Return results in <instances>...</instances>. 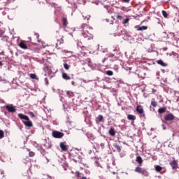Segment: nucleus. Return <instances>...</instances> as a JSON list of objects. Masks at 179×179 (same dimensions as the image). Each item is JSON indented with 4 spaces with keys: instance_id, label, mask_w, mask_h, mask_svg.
Returning <instances> with one entry per match:
<instances>
[{
    "instance_id": "obj_1",
    "label": "nucleus",
    "mask_w": 179,
    "mask_h": 179,
    "mask_svg": "<svg viewBox=\"0 0 179 179\" xmlns=\"http://www.w3.org/2000/svg\"><path fill=\"white\" fill-rule=\"evenodd\" d=\"M82 29H83V31L82 32V34L84 37V38H87V40H92L93 38V33H92V31H87V29H89V30H92V29H90V27H89V25L86 24H83L81 25Z\"/></svg>"
},
{
    "instance_id": "obj_2",
    "label": "nucleus",
    "mask_w": 179,
    "mask_h": 179,
    "mask_svg": "<svg viewBox=\"0 0 179 179\" xmlns=\"http://www.w3.org/2000/svg\"><path fill=\"white\" fill-rule=\"evenodd\" d=\"M18 117L20 120H25V121H22V124H24L25 127H28L29 128L33 127V122L31 121L30 118H29V116L23 113H19Z\"/></svg>"
},
{
    "instance_id": "obj_3",
    "label": "nucleus",
    "mask_w": 179,
    "mask_h": 179,
    "mask_svg": "<svg viewBox=\"0 0 179 179\" xmlns=\"http://www.w3.org/2000/svg\"><path fill=\"white\" fill-rule=\"evenodd\" d=\"M135 173H138V174H141V176H144L145 177H148L149 176V172L145 168L141 167V166H138L134 169Z\"/></svg>"
},
{
    "instance_id": "obj_4",
    "label": "nucleus",
    "mask_w": 179,
    "mask_h": 179,
    "mask_svg": "<svg viewBox=\"0 0 179 179\" xmlns=\"http://www.w3.org/2000/svg\"><path fill=\"white\" fill-rule=\"evenodd\" d=\"M64 133L58 131H53L52 133V136L56 139H61V138H64Z\"/></svg>"
},
{
    "instance_id": "obj_5",
    "label": "nucleus",
    "mask_w": 179,
    "mask_h": 179,
    "mask_svg": "<svg viewBox=\"0 0 179 179\" xmlns=\"http://www.w3.org/2000/svg\"><path fill=\"white\" fill-rule=\"evenodd\" d=\"M6 108L8 113H16V108L13 105H7L6 106Z\"/></svg>"
},
{
    "instance_id": "obj_6",
    "label": "nucleus",
    "mask_w": 179,
    "mask_h": 179,
    "mask_svg": "<svg viewBox=\"0 0 179 179\" xmlns=\"http://www.w3.org/2000/svg\"><path fill=\"white\" fill-rule=\"evenodd\" d=\"M169 164L172 167V170H176L178 169V162L176 160L171 162Z\"/></svg>"
},
{
    "instance_id": "obj_7",
    "label": "nucleus",
    "mask_w": 179,
    "mask_h": 179,
    "mask_svg": "<svg viewBox=\"0 0 179 179\" xmlns=\"http://www.w3.org/2000/svg\"><path fill=\"white\" fill-rule=\"evenodd\" d=\"M176 116L173 115L172 113H169L165 116V121H173L175 120Z\"/></svg>"
},
{
    "instance_id": "obj_8",
    "label": "nucleus",
    "mask_w": 179,
    "mask_h": 179,
    "mask_svg": "<svg viewBox=\"0 0 179 179\" xmlns=\"http://www.w3.org/2000/svg\"><path fill=\"white\" fill-rule=\"evenodd\" d=\"M59 147L63 152H66V150H68V145H66V142H61L59 143Z\"/></svg>"
},
{
    "instance_id": "obj_9",
    "label": "nucleus",
    "mask_w": 179,
    "mask_h": 179,
    "mask_svg": "<svg viewBox=\"0 0 179 179\" xmlns=\"http://www.w3.org/2000/svg\"><path fill=\"white\" fill-rule=\"evenodd\" d=\"M136 162L139 164V166H142L143 164V159L141 156H137L136 158Z\"/></svg>"
},
{
    "instance_id": "obj_10",
    "label": "nucleus",
    "mask_w": 179,
    "mask_h": 179,
    "mask_svg": "<svg viewBox=\"0 0 179 179\" xmlns=\"http://www.w3.org/2000/svg\"><path fill=\"white\" fill-rule=\"evenodd\" d=\"M136 111H137V113L138 114H143V108L142 107V106L139 105V106H136Z\"/></svg>"
},
{
    "instance_id": "obj_11",
    "label": "nucleus",
    "mask_w": 179,
    "mask_h": 179,
    "mask_svg": "<svg viewBox=\"0 0 179 179\" xmlns=\"http://www.w3.org/2000/svg\"><path fill=\"white\" fill-rule=\"evenodd\" d=\"M19 47H20V48H22V50H27V45H26V43H24V41H22L19 43Z\"/></svg>"
},
{
    "instance_id": "obj_12",
    "label": "nucleus",
    "mask_w": 179,
    "mask_h": 179,
    "mask_svg": "<svg viewBox=\"0 0 179 179\" xmlns=\"http://www.w3.org/2000/svg\"><path fill=\"white\" fill-rule=\"evenodd\" d=\"M61 44H64V36H62L60 39L57 40V43H56V48H58V45H61Z\"/></svg>"
},
{
    "instance_id": "obj_13",
    "label": "nucleus",
    "mask_w": 179,
    "mask_h": 179,
    "mask_svg": "<svg viewBox=\"0 0 179 179\" xmlns=\"http://www.w3.org/2000/svg\"><path fill=\"white\" fill-rule=\"evenodd\" d=\"M62 78L65 80H71V76H69L66 73H62Z\"/></svg>"
},
{
    "instance_id": "obj_14",
    "label": "nucleus",
    "mask_w": 179,
    "mask_h": 179,
    "mask_svg": "<svg viewBox=\"0 0 179 179\" xmlns=\"http://www.w3.org/2000/svg\"><path fill=\"white\" fill-rule=\"evenodd\" d=\"M127 118L130 121H135V120H136V116H135L134 115H128Z\"/></svg>"
},
{
    "instance_id": "obj_15",
    "label": "nucleus",
    "mask_w": 179,
    "mask_h": 179,
    "mask_svg": "<svg viewBox=\"0 0 179 179\" xmlns=\"http://www.w3.org/2000/svg\"><path fill=\"white\" fill-rule=\"evenodd\" d=\"M151 106H152V107H157V101H156L155 98L152 99L151 100Z\"/></svg>"
},
{
    "instance_id": "obj_16",
    "label": "nucleus",
    "mask_w": 179,
    "mask_h": 179,
    "mask_svg": "<svg viewBox=\"0 0 179 179\" xmlns=\"http://www.w3.org/2000/svg\"><path fill=\"white\" fill-rule=\"evenodd\" d=\"M122 13H119L116 14L117 20H122Z\"/></svg>"
},
{
    "instance_id": "obj_17",
    "label": "nucleus",
    "mask_w": 179,
    "mask_h": 179,
    "mask_svg": "<svg viewBox=\"0 0 179 179\" xmlns=\"http://www.w3.org/2000/svg\"><path fill=\"white\" fill-rule=\"evenodd\" d=\"M109 134L110 135V136H115V130L114 129V128H110V129Z\"/></svg>"
},
{
    "instance_id": "obj_18",
    "label": "nucleus",
    "mask_w": 179,
    "mask_h": 179,
    "mask_svg": "<svg viewBox=\"0 0 179 179\" xmlns=\"http://www.w3.org/2000/svg\"><path fill=\"white\" fill-rule=\"evenodd\" d=\"M113 148H115L117 150V152H121L122 148L117 143L113 144Z\"/></svg>"
},
{
    "instance_id": "obj_19",
    "label": "nucleus",
    "mask_w": 179,
    "mask_h": 179,
    "mask_svg": "<svg viewBox=\"0 0 179 179\" xmlns=\"http://www.w3.org/2000/svg\"><path fill=\"white\" fill-rule=\"evenodd\" d=\"M138 31H141L142 30H148V27L147 26H142V27H138L137 28Z\"/></svg>"
},
{
    "instance_id": "obj_20",
    "label": "nucleus",
    "mask_w": 179,
    "mask_h": 179,
    "mask_svg": "<svg viewBox=\"0 0 179 179\" xmlns=\"http://www.w3.org/2000/svg\"><path fill=\"white\" fill-rule=\"evenodd\" d=\"M157 62L159 65H161V66H167V64L163 62V60H158Z\"/></svg>"
},
{
    "instance_id": "obj_21",
    "label": "nucleus",
    "mask_w": 179,
    "mask_h": 179,
    "mask_svg": "<svg viewBox=\"0 0 179 179\" xmlns=\"http://www.w3.org/2000/svg\"><path fill=\"white\" fill-rule=\"evenodd\" d=\"M166 108H161L158 109V113L159 114H163V113H166Z\"/></svg>"
},
{
    "instance_id": "obj_22",
    "label": "nucleus",
    "mask_w": 179,
    "mask_h": 179,
    "mask_svg": "<svg viewBox=\"0 0 179 179\" xmlns=\"http://www.w3.org/2000/svg\"><path fill=\"white\" fill-rule=\"evenodd\" d=\"M62 23L63 26H68V20L66 19V17L62 18Z\"/></svg>"
},
{
    "instance_id": "obj_23",
    "label": "nucleus",
    "mask_w": 179,
    "mask_h": 179,
    "mask_svg": "<svg viewBox=\"0 0 179 179\" xmlns=\"http://www.w3.org/2000/svg\"><path fill=\"white\" fill-rule=\"evenodd\" d=\"M155 170H156V171L160 172L161 171L163 170V168L159 165H157L155 166Z\"/></svg>"
},
{
    "instance_id": "obj_24",
    "label": "nucleus",
    "mask_w": 179,
    "mask_h": 179,
    "mask_svg": "<svg viewBox=\"0 0 179 179\" xmlns=\"http://www.w3.org/2000/svg\"><path fill=\"white\" fill-rule=\"evenodd\" d=\"M106 75H108V76H113V75H114V73L113 72V71L108 70L106 71Z\"/></svg>"
},
{
    "instance_id": "obj_25",
    "label": "nucleus",
    "mask_w": 179,
    "mask_h": 179,
    "mask_svg": "<svg viewBox=\"0 0 179 179\" xmlns=\"http://www.w3.org/2000/svg\"><path fill=\"white\" fill-rule=\"evenodd\" d=\"M96 120L99 121V122H101V121H103V115H99Z\"/></svg>"
},
{
    "instance_id": "obj_26",
    "label": "nucleus",
    "mask_w": 179,
    "mask_h": 179,
    "mask_svg": "<svg viewBox=\"0 0 179 179\" xmlns=\"http://www.w3.org/2000/svg\"><path fill=\"white\" fill-rule=\"evenodd\" d=\"M63 65H64V69H66V71H68V69L71 68V66H69L67 63H64Z\"/></svg>"
},
{
    "instance_id": "obj_27",
    "label": "nucleus",
    "mask_w": 179,
    "mask_h": 179,
    "mask_svg": "<svg viewBox=\"0 0 179 179\" xmlns=\"http://www.w3.org/2000/svg\"><path fill=\"white\" fill-rule=\"evenodd\" d=\"M5 136V133L3 132V130H0V139H3Z\"/></svg>"
},
{
    "instance_id": "obj_28",
    "label": "nucleus",
    "mask_w": 179,
    "mask_h": 179,
    "mask_svg": "<svg viewBox=\"0 0 179 179\" xmlns=\"http://www.w3.org/2000/svg\"><path fill=\"white\" fill-rule=\"evenodd\" d=\"M29 157H34V156H36V153L33 151H31L29 152Z\"/></svg>"
},
{
    "instance_id": "obj_29",
    "label": "nucleus",
    "mask_w": 179,
    "mask_h": 179,
    "mask_svg": "<svg viewBox=\"0 0 179 179\" xmlns=\"http://www.w3.org/2000/svg\"><path fill=\"white\" fill-rule=\"evenodd\" d=\"M30 78L31 79H37V76L36 74H34V73H31L30 74Z\"/></svg>"
},
{
    "instance_id": "obj_30",
    "label": "nucleus",
    "mask_w": 179,
    "mask_h": 179,
    "mask_svg": "<svg viewBox=\"0 0 179 179\" xmlns=\"http://www.w3.org/2000/svg\"><path fill=\"white\" fill-rule=\"evenodd\" d=\"M162 15L164 17H167L169 16V15L167 14V12H166L165 10H162Z\"/></svg>"
},
{
    "instance_id": "obj_31",
    "label": "nucleus",
    "mask_w": 179,
    "mask_h": 179,
    "mask_svg": "<svg viewBox=\"0 0 179 179\" xmlns=\"http://www.w3.org/2000/svg\"><path fill=\"white\" fill-rule=\"evenodd\" d=\"M29 114L30 117H31L32 118L36 117V115H34V113L29 112Z\"/></svg>"
},
{
    "instance_id": "obj_32",
    "label": "nucleus",
    "mask_w": 179,
    "mask_h": 179,
    "mask_svg": "<svg viewBox=\"0 0 179 179\" xmlns=\"http://www.w3.org/2000/svg\"><path fill=\"white\" fill-rule=\"evenodd\" d=\"M85 20H90V15H87V16H85V15H83Z\"/></svg>"
},
{
    "instance_id": "obj_33",
    "label": "nucleus",
    "mask_w": 179,
    "mask_h": 179,
    "mask_svg": "<svg viewBox=\"0 0 179 179\" xmlns=\"http://www.w3.org/2000/svg\"><path fill=\"white\" fill-rule=\"evenodd\" d=\"M128 22H129V18H126V19L123 21V24H127V23H128Z\"/></svg>"
},
{
    "instance_id": "obj_34",
    "label": "nucleus",
    "mask_w": 179,
    "mask_h": 179,
    "mask_svg": "<svg viewBox=\"0 0 179 179\" xmlns=\"http://www.w3.org/2000/svg\"><path fill=\"white\" fill-rule=\"evenodd\" d=\"M3 41H8V40H9V37L8 36H4L2 38Z\"/></svg>"
},
{
    "instance_id": "obj_35",
    "label": "nucleus",
    "mask_w": 179,
    "mask_h": 179,
    "mask_svg": "<svg viewBox=\"0 0 179 179\" xmlns=\"http://www.w3.org/2000/svg\"><path fill=\"white\" fill-rule=\"evenodd\" d=\"M45 83L46 85H48V83H49L48 78H45Z\"/></svg>"
},
{
    "instance_id": "obj_36",
    "label": "nucleus",
    "mask_w": 179,
    "mask_h": 179,
    "mask_svg": "<svg viewBox=\"0 0 179 179\" xmlns=\"http://www.w3.org/2000/svg\"><path fill=\"white\" fill-rule=\"evenodd\" d=\"M76 174L77 175V177L79 178L80 177V172L76 171Z\"/></svg>"
},
{
    "instance_id": "obj_37",
    "label": "nucleus",
    "mask_w": 179,
    "mask_h": 179,
    "mask_svg": "<svg viewBox=\"0 0 179 179\" xmlns=\"http://www.w3.org/2000/svg\"><path fill=\"white\" fill-rule=\"evenodd\" d=\"M131 0H122V2H124L125 3H129V1Z\"/></svg>"
},
{
    "instance_id": "obj_38",
    "label": "nucleus",
    "mask_w": 179,
    "mask_h": 179,
    "mask_svg": "<svg viewBox=\"0 0 179 179\" xmlns=\"http://www.w3.org/2000/svg\"><path fill=\"white\" fill-rule=\"evenodd\" d=\"M81 179H87V178H86V177H85V176H83V177L81 178Z\"/></svg>"
},
{
    "instance_id": "obj_39",
    "label": "nucleus",
    "mask_w": 179,
    "mask_h": 179,
    "mask_svg": "<svg viewBox=\"0 0 179 179\" xmlns=\"http://www.w3.org/2000/svg\"><path fill=\"white\" fill-rule=\"evenodd\" d=\"M3 64H2V62H0V66H2Z\"/></svg>"
},
{
    "instance_id": "obj_40",
    "label": "nucleus",
    "mask_w": 179,
    "mask_h": 179,
    "mask_svg": "<svg viewBox=\"0 0 179 179\" xmlns=\"http://www.w3.org/2000/svg\"><path fill=\"white\" fill-rule=\"evenodd\" d=\"M67 94H69V91L67 92Z\"/></svg>"
},
{
    "instance_id": "obj_41",
    "label": "nucleus",
    "mask_w": 179,
    "mask_h": 179,
    "mask_svg": "<svg viewBox=\"0 0 179 179\" xmlns=\"http://www.w3.org/2000/svg\"><path fill=\"white\" fill-rule=\"evenodd\" d=\"M38 150H40V148H38Z\"/></svg>"
},
{
    "instance_id": "obj_42",
    "label": "nucleus",
    "mask_w": 179,
    "mask_h": 179,
    "mask_svg": "<svg viewBox=\"0 0 179 179\" xmlns=\"http://www.w3.org/2000/svg\"><path fill=\"white\" fill-rule=\"evenodd\" d=\"M27 179H31L30 177H29Z\"/></svg>"
}]
</instances>
